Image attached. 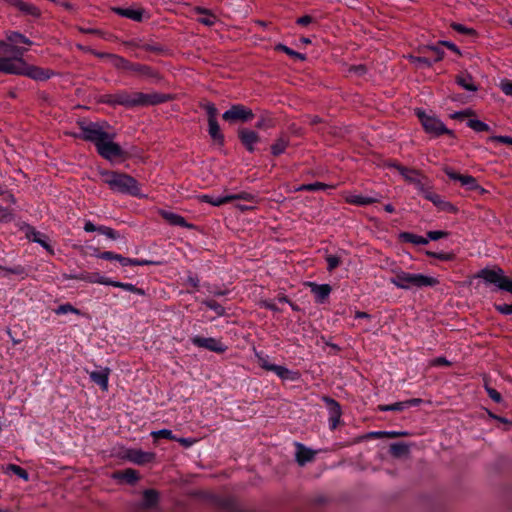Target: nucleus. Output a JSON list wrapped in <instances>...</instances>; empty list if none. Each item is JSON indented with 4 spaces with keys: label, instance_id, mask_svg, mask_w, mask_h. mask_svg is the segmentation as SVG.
<instances>
[{
    "label": "nucleus",
    "instance_id": "obj_1",
    "mask_svg": "<svg viewBox=\"0 0 512 512\" xmlns=\"http://www.w3.org/2000/svg\"><path fill=\"white\" fill-rule=\"evenodd\" d=\"M81 129L80 134L70 133L73 137H79L85 141L92 142L100 156L107 160L119 158L123 155L122 148L119 144L113 141L115 134L108 133L104 130V127L95 122L86 124L85 122H79Z\"/></svg>",
    "mask_w": 512,
    "mask_h": 512
},
{
    "label": "nucleus",
    "instance_id": "obj_2",
    "mask_svg": "<svg viewBox=\"0 0 512 512\" xmlns=\"http://www.w3.org/2000/svg\"><path fill=\"white\" fill-rule=\"evenodd\" d=\"M10 51L14 52L18 56L0 57V72L6 74L23 75L36 81H46L54 75L53 71L50 69L28 64L23 59V55L27 49L11 47Z\"/></svg>",
    "mask_w": 512,
    "mask_h": 512
},
{
    "label": "nucleus",
    "instance_id": "obj_3",
    "mask_svg": "<svg viewBox=\"0 0 512 512\" xmlns=\"http://www.w3.org/2000/svg\"><path fill=\"white\" fill-rule=\"evenodd\" d=\"M169 96L161 93L128 92L120 90L103 96V102L112 106L121 105L127 108L157 105L166 102Z\"/></svg>",
    "mask_w": 512,
    "mask_h": 512
},
{
    "label": "nucleus",
    "instance_id": "obj_4",
    "mask_svg": "<svg viewBox=\"0 0 512 512\" xmlns=\"http://www.w3.org/2000/svg\"><path fill=\"white\" fill-rule=\"evenodd\" d=\"M389 271L393 274V277H391L389 280L390 283L393 284L396 288L402 290L435 287L440 283L436 277L424 275L421 273L406 272L395 263H392Z\"/></svg>",
    "mask_w": 512,
    "mask_h": 512
},
{
    "label": "nucleus",
    "instance_id": "obj_5",
    "mask_svg": "<svg viewBox=\"0 0 512 512\" xmlns=\"http://www.w3.org/2000/svg\"><path fill=\"white\" fill-rule=\"evenodd\" d=\"M100 175L105 184L116 193L145 197L141 193L138 181L132 176L114 171H101Z\"/></svg>",
    "mask_w": 512,
    "mask_h": 512
},
{
    "label": "nucleus",
    "instance_id": "obj_6",
    "mask_svg": "<svg viewBox=\"0 0 512 512\" xmlns=\"http://www.w3.org/2000/svg\"><path fill=\"white\" fill-rule=\"evenodd\" d=\"M477 277L487 284H494L498 289L512 294V278L505 276L501 268H484L478 272Z\"/></svg>",
    "mask_w": 512,
    "mask_h": 512
},
{
    "label": "nucleus",
    "instance_id": "obj_7",
    "mask_svg": "<svg viewBox=\"0 0 512 512\" xmlns=\"http://www.w3.org/2000/svg\"><path fill=\"white\" fill-rule=\"evenodd\" d=\"M415 114L419 118L426 133L438 137L442 134L452 135L453 132L446 128L444 123L433 115H428L422 109H416Z\"/></svg>",
    "mask_w": 512,
    "mask_h": 512
},
{
    "label": "nucleus",
    "instance_id": "obj_8",
    "mask_svg": "<svg viewBox=\"0 0 512 512\" xmlns=\"http://www.w3.org/2000/svg\"><path fill=\"white\" fill-rule=\"evenodd\" d=\"M402 175V177L410 184L414 185L420 192H425L428 186V179L418 170L410 169L401 165H392Z\"/></svg>",
    "mask_w": 512,
    "mask_h": 512
},
{
    "label": "nucleus",
    "instance_id": "obj_9",
    "mask_svg": "<svg viewBox=\"0 0 512 512\" xmlns=\"http://www.w3.org/2000/svg\"><path fill=\"white\" fill-rule=\"evenodd\" d=\"M222 118L228 122H248L254 118V113L242 104H234L222 114Z\"/></svg>",
    "mask_w": 512,
    "mask_h": 512
},
{
    "label": "nucleus",
    "instance_id": "obj_10",
    "mask_svg": "<svg viewBox=\"0 0 512 512\" xmlns=\"http://www.w3.org/2000/svg\"><path fill=\"white\" fill-rule=\"evenodd\" d=\"M443 171L451 180L459 181L461 185L466 187L468 190L480 191L481 193L485 192V189L478 184L475 177L471 175H461L447 166L443 168Z\"/></svg>",
    "mask_w": 512,
    "mask_h": 512
},
{
    "label": "nucleus",
    "instance_id": "obj_11",
    "mask_svg": "<svg viewBox=\"0 0 512 512\" xmlns=\"http://www.w3.org/2000/svg\"><path fill=\"white\" fill-rule=\"evenodd\" d=\"M96 257L104 260H116L118 261L122 266H145L150 265L153 262L149 260L144 259H132L128 257H124L120 254L111 252V251H105L98 254H95Z\"/></svg>",
    "mask_w": 512,
    "mask_h": 512
},
{
    "label": "nucleus",
    "instance_id": "obj_12",
    "mask_svg": "<svg viewBox=\"0 0 512 512\" xmlns=\"http://www.w3.org/2000/svg\"><path fill=\"white\" fill-rule=\"evenodd\" d=\"M191 342L199 348H205L216 353H224L227 350V346L221 340L213 337L194 336L191 338Z\"/></svg>",
    "mask_w": 512,
    "mask_h": 512
},
{
    "label": "nucleus",
    "instance_id": "obj_13",
    "mask_svg": "<svg viewBox=\"0 0 512 512\" xmlns=\"http://www.w3.org/2000/svg\"><path fill=\"white\" fill-rule=\"evenodd\" d=\"M237 134L245 149L249 153H253L256 150V145L260 142V135L256 131L248 128L238 129Z\"/></svg>",
    "mask_w": 512,
    "mask_h": 512
},
{
    "label": "nucleus",
    "instance_id": "obj_14",
    "mask_svg": "<svg viewBox=\"0 0 512 512\" xmlns=\"http://www.w3.org/2000/svg\"><path fill=\"white\" fill-rule=\"evenodd\" d=\"M26 237L28 240L38 243L41 245L50 255H54V249L48 241V237L37 231L35 228L29 226L26 231Z\"/></svg>",
    "mask_w": 512,
    "mask_h": 512
},
{
    "label": "nucleus",
    "instance_id": "obj_15",
    "mask_svg": "<svg viewBox=\"0 0 512 512\" xmlns=\"http://www.w3.org/2000/svg\"><path fill=\"white\" fill-rule=\"evenodd\" d=\"M295 447V459L300 466H304L306 463L311 462L314 459L316 451L306 447L299 442L295 443Z\"/></svg>",
    "mask_w": 512,
    "mask_h": 512
},
{
    "label": "nucleus",
    "instance_id": "obj_16",
    "mask_svg": "<svg viewBox=\"0 0 512 512\" xmlns=\"http://www.w3.org/2000/svg\"><path fill=\"white\" fill-rule=\"evenodd\" d=\"M111 370L108 367L100 368L99 370L89 373L90 379L97 384L103 391L108 390L109 376Z\"/></svg>",
    "mask_w": 512,
    "mask_h": 512
},
{
    "label": "nucleus",
    "instance_id": "obj_17",
    "mask_svg": "<svg viewBox=\"0 0 512 512\" xmlns=\"http://www.w3.org/2000/svg\"><path fill=\"white\" fill-rule=\"evenodd\" d=\"M381 196L378 193L373 195L350 194L346 197V202L358 206H366L376 203L380 200Z\"/></svg>",
    "mask_w": 512,
    "mask_h": 512
},
{
    "label": "nucleus",
    "instance_id": "obj_18",
    "mask_svg": "<svg viewBox=\"0 0 512 512\" xmlns=\"http://www.w3.org/2000/svg\"><path fill=\"white\" fill-rule=\"evenodd\" d=\"M159 214L162 216L163 219H165L170 225L172 226H179L183 228L191 229L193 228V224H190L186 221V219L174 212L167 211V210H160Z\"/></svg>",
    "mask_w": 512,
    "mask_h": 512
},
{
    "label": "nucleus",
    "instance_id": "obj_19",
    "mask_svg": "<svg viewBox=\"0 0 512 512\" xmlns=\"http://www.w3.org/2000/svg\"><path fill=\"white\" fill-rule=\"evenodd\" d=\"M7 2L25 15L35 18H38L41 15L40 9L31 3L24 2L22 0H7Z\"/></svg>",
    "mask_w": 512,
    "mask_h": 512
},
{
    "label": "nucleus",
    "instance_id": "obj_20",
    "mask_svg": "<svg viewBox=\"0 0 512 512\" xmlns=\"http://www.w3.org/2000/svg\"><path fill=\"white\" fill-rule=\"evenodd\" d=\"M309 285L316 301L319 303H323L331 293V286L329 284L309 283Z\"/></svg>",
    "mask_w": 512,
    "mask_h": 512
},
{
    "label": "nucleus",
    "instance_id": "obj_21",
    "mask_svg": "<svg viewBox=\"0 0 512 512\" xmlns=\"http://www.w3.org/2000/svg\"><path fill=\"white\" fill-rule=\"evenodd\" d=\"M153 457V453L144 452L138 449L129 450L127 453V458L135 464H144L150 462Z\"/></svg>",
    "mask_w": 512,
    "mask_h": 512
},
{
    "label": "nucleus",
    "instance_id": "obj_22",
    "mask_svg": "<svg viewBox=\"0 0 512 512\" xmlns=\"http://www.w3.org/2000/svg\"><path fill=\"white\" fill-rule=\"evenodd\" d=\"M117 15L140 22L143 19V9L120 8L115 7L112 9Z\"/></svg>",
    "mask_w": 512,
    "mask_h": 512
},
{
    "label": "nucleus",
    "instance_id": "obj_23",
    "mask_svg": "<svg viewBox=\"0 0 512 512\" xmlns=\"http://www.w3.org/2000/svg\"><path fill=\"white\" fill-rule=\"evenodd\" d=\"M455 81L466 91L476 92L478 90V86L474 83L473 77L468 73L457 75Z\"/></svg>",
    "mask_w": 512,
    "mask_h": 512
},
{
    "label": "nucleus",
    "instance_id": "obj_24",
    "mask_svg": "<svg viewBox=\"0 0 512 512\" xmlns=\"http://www.w3.org/2000/svg\"><path fill=\"white\" fill-rule=\"evenodd\" d=\"M80 281H84L90 284H102L110 286V278L102 276L99 272H82V277H80Z\"/></svg>",
    "mask_w": 512,
    "mask_h": 512
},
{
    "label": "nucleus",
    "instance_id": "obj_25",
    "mask_svg": "<svg viewBox=\"0 0 512 512\" xmlns=\"http://www.w3.org/2000/svg\"><path fill=\"white\" fill-rule=\"evenodd\" d=\"M208 133L211 139L220 146L224 145V135L221 132L218 121L208 122Z\"/></svg>",
    "mask_w": 512,
    "mask_h": 512
},
{
    "label": "nucleus",
    "instance_id": "obj_26",
    "mask_svg": "<svg viewBox=\"0 0 512 512\" xmlns=\"http://www.w3.org/2000/svg\"><path fill=\"white\" fill-rule=\"evenodd\" d=\"M113 478L119 481H124L128 484H134L138 479V472L134 469H126L113 474Z\"/></svg>",
    "mask_w": 512,
    "mask_h": 512
},
{
    "label": "nucleus",
    "instance_id": "obj_27",
    "mask_svg": "<svg viewBox=\"0 0 512 512\" xmlns=\"http://www.w3.org/2000/svg\"><path fill=\"white\" fill-rule=\"evenodd\" d=\"M195 12L200 15L197 20L203 25L213 26L217 21V17L207 9L196 7Z\"/></svg>",
    "mask_w": 512,
    "mask_h": 512
},
{
    "label": "nucleus",
    "instance_id": "obj_28",
    "mask_svg": "<svg viewBox=\"0 0 512 512\" xmlns=\"http://www.w3.org/2000/svg\"><path fill=\"white\" fill-rule=\"evenodd\" d=\"M290 140L287 136L281 135L279 136L275 142L271 145V154L273 156H279L285 152L287 147L289 146Z\"/></svg>",
    "mask_w": 512,
    "mask_h": 512
},
{
    "label": "nucleus",
    "instance_id": "obj_29",
    "mask_svg": "<svg viewBox=\"0 0 512 512\" xmlns=\"http://www.w3.org/2000/svg\"><path fill=\"white\" fill-rule=\"evenodd\" d=\"M128 71H131V72H134L139 75L146 76V77H155L156 76L155 71L151 67H149L147 65L139 64V63L130 62Z\"/></svg>",
    "mask_w": 512,
    "mask_h": 512
},
{
    "label": "nucleus",
    "instance_id": "obj_30",
    "mask_svg": "<svg viewBox=\"0 0 512 512\" xmlns=\"http://www.w3.org/2000/svg\"><path fill=\"white\" fill-rule=\"evenodd\" d=\"M110 286H113L116 288H121L123 290H126L128 292H131V293H134V294H137L140 296L145 295V291L142 288H138L137 286H135L132 283H124V282L115 281V280L111 279Z\"/></svg>",
    "mask_w": 512,
    "mask_h": 512
},
{
    "label": "nucleus",
    "instance_id": "obj_31",
    "mask_svg": "<svg viewBox=\"0 0 512 512\" xmlns=\"http://www.w3.org/2000/svg\"><path fill=\"white\" fill-rule=\"evenodd\" d=\"M200 201L209 203L213 206H220L225 203H228L227 194L225 195H210V194H203L199 196Z\"/></svg>",
    "mask_w": 512,
    "mask_h": 512
},
{
    "label": "nucleus",
    "instance_id": "obj_32",
    "mask_svg": "<svg viewBox=\"0 0 512 512\" xmlns=\"http://www.w3.org/2000/svg\"><path fill=\"white\" fill-rule=\"evenodd\" d=\"M107 63L118 70L128 71L130 61L120 55L112 54Z\"/></svg>",
    "mask_w": 512,
    "mask_h": 512
},
{
    "label": "nucleus",
    "instance_id": "obj_33",
    "mask_svg": "<svg viewBox=\"0 0 512 512\" xmlns=\"http://www.w3.org/2000/svg\"><path fill=\"white\" fill-rule=\"evenodd\" d=\"M400 239L407 243H412L415 245H426L428 243V239L423 236L416 235L410 232H403L400 234Z\"/></svg>",
    "mask_w": 512,
    "mask_h": 512
},
{
    "label": "nucleus",
    "instance_id": "obj_34",
    "mask_svg": "<svg viewBox=\"0 0 512 512\" xmlns=\"http://www.w3.org/2000/svg\"><path fill=\"white\" fill-rule=\"evenodd\" d=\"M158 502V493L153 489L145 490L143 493V503L142 506L145 508H151L155 506Z\"/></svg>",
    "mask_w": 512,
    "mask_h": 512
},
{
    "label": "nucleus",
    "instance_id": "obj_35",
    "mask_svg": "<svg viewBox=\"0 0 512 512\" xmlns=\"http://www.w3.org/2000/svg\"><path fill=\"white\" fill-rule=\"evenodd\" d=\"M323 401L326 403V405L328 407L329 417H331V416L341 417V415H342L341 407L336 400H334L330 397H323Z\"/></svg>",
    "mask_w": 512,
    "mask_h": 512
},
{
    "label": "nucleus",
    "instance_id": "obj_36",
    "mask_svg": "<svg viewBox=\"0 0 512 512\" xmlns=\"http://www.w3.org/2000/svg\"><path fill=\"white\" fill-rule=\"evenodd\" d=\"M227 199H228V202H231L233 200H245V201H248V202L254 203V204L258 203L257 196L252 193H248V192H241V193H237V194H227Z\"/></svg>",
    "mask_w": 512,
    "mask_h": 512
},
{
    "label": "nucleus",
    "instance_id": "obj_37",
    "mask_svg": "<svg viewBox=\"0 0 512 512\" xmlns=\"http://www.w3.org/2000/svg\"><path fill=\"white\" fill-rule=\"evenodd\" d=\"M6 38L11 43H23L26 45L33 44V42L31 40H29L26 36H24L23 34H21L19 32H15V31L7 33Z\"/></svg>",
    "mask_w": 512,
    "mask_h": 512
},
{
    "label": "nucleus",
    "instance_id": "obj_38",
    "mask_svg": "<svg viewBox=\"0 0 512 512\" xmlns=\"http://www.w3.org/2000/svg\"><path fill=\"white\" fill-rule=\"evenodd\" d=\"M390 453L394 457H401L409 453V446L405 443H393L390 445Z\"/></svg>",
    "mask_w": 512,
    "mask_h": 512
},
{
    "label": "nucleus",
    "instance_id": "obj_39",
    "mask_svg": "<svg viewBox=\"0 0 512 512\" xmlns=\"http://www.w3.org/2000/svg\"><path fill=\"white\" fill-rule=\"evenodd\" d=\"M467 126L475 132H487L490 131V127L485 122L478 119H470L467 122Z\"/></svg>",
    "mask_w": 512,
    "mask_h": 512
},
{
    "label": "nucleus",
    "instance_id": "obj_40",
    "mask_svg": "<svg viewBox=\"0 0 512 512\" xmlns=\"http://www.w3.org/2000/svg\"><path fill=\"white\" fill-rule=\"evenodd\" d=\"M54 312H55L56 315H63V314H68V313H73V314H76V315H81L82 314L79 309L75 308L70 303H65V304L59 305L54 310Z\"/></svg>",
    "mask_w": 512,
    "mask_h": 512
},
{
    "label": "nucleus",
    "instance_id": "obj_41",
    "mask_svg": "<svg viewBox=\"0 0 512 512\" xmlns=\"http://www.w3.org/2000/svg\"><path fill=\"white\" fill-rule=\"evenodd\" d=\"M275 49L279 50V51H282V52L286 53L287 55H289L290 57L298 59L300 61L306 60L305 54L296 52V51L292 50L291 48H289L288 46H286L284 44L276 45Z\"/></svg>",
    "mask_w": 512,
    "mask_h": 512
},
{
    "label": "nucleus",
    "instance_id": "obj_42",
    "mask_svg": "<svg viewBox=\"0 0 512 512\" xmlns=\"http://www.w3.org/2000/svg\"><path fill=\"white\" fill-rule=\"evenodd\" d=\"M329 186L322 182H314L309 184H302L298 188H296V191H320L325 190Z\"/></svg>",
    "mask_w": 512,
    "mask_h": 512
},
{
    "label": "nucleus",
    "instance_id": "obj_43",
    "mask_svg": "<svg viewBox=\"0 0 512 512\" xmlns=\"http://www.w3.org/2000/svg\"><path fill=\"white\" fill-rule=\"evenodd\" d=\"M271 371L274 372L280 379H293L291 376L292 372L285 366L274 364Z\"/></svg>",
    "mask_w": 512,
    "mask_h": 512
},
{
    "label": "nucleus",
    "instance_id": "obj_44",
    "mask_svg": "<svg viewBox=\"0 0 512 512\" xmlns=\"http://www.w3.org/2000/svg\"><path fill=\"white\" fill-rule=\"evenodd\" d=\"M255 356H256L258 364L260 365L261 368H263L267 371L272 370V367L274 366V364H272L270 362L268 355H265L262 352H256Z\"/></svg>",
    "mask_w": 512,
    "mask_h": 512
},
{
    "label": "nucleus",
    "instance_id": "obj_45",
    "mask_svg": "<svg viewBox=\"0 0 512 512\" xmlns=\"http://www.w3.org/2000/svg\"><path fill=\"white\" fill-rule=\"evenodd\" d=\"M407 408V403L404 401L396 402L389 405H379L378 410L386 412V411H402Z\"/></svg>",
    "mask_w": 512,
    "mask_h": 512
},
{
    "label": "nucleus",
    "instance_id": "obj_46",
    "mask_svg": "<svg viewBox=\"0 0 512 512\" xmlns=\"http://www.w3.org/2000/svg\"><path fill=\"white\" fill-rule=\"evenodd\" d=\"M202 107L205 109V111L207 113L208 122L217 121L218 110L213 103L208 102V103L202 105Z\"/></svg>",
    "mask_w": 512,
    "mask_h": 512
},
{
    "label": "nucleus",
    "instance_id": "obj_47",
    "mask_svg": "<svg viewBox=\"0 0 512 512\" xmlns=\"http://www.w3.org/2000/svg\"><path fill=\"white\" fill-rule=\"evenodd\" d=\"M425 196L426 199H428L429 201H431L433 204H435L438 208L442 205L443 203V199L441 198L440 195L436 194V193H433L431 191H429L427 188H425V192H422Z\"/></svg>",
    "mask_w": 512,
    "mask_h": 512
},
{
    "label": "nucleus",
    "instance_id": "obj_48",
    "mask_svg": "<svg viewBox=\"0 0 512 512\" xmlns=\"http://www.w3.org/2000/svg\"><path fill=\"white\" fill-rule=\"evenodd\" d=\"M151 435L154 438H165V439H169V440H175L176 439V436L169 429H161V430H158V431H153L151 433Z\"/></svg>",
    "mask_w": 512,
    "mask_h": 512
},
{
    "label": "nucleus",
    "instance_id": "obj_49",
    "mask_svg": "<svg viewBox=\"0 0 512 512\" xmlns=\"http://www.w3.org/2000/svg\"><path fill=\"white\" fill-rule=\"evenodd\" d=\"M451 27L454 31L464 34V35H475V30L473 28H469L465 25L459 24V23H453L451 24Z\"/></svg>",
    "mask_w": 512,
    "mask_h": 512
},
{
    "label": "nucleus",
    "instance_id": "obj_50",
    "mask_svg": "<svg viewBox=\"0 0 512 512\" xmlns=\"http://www.w3.org/2000/svg\"><path fill=\"white\" fill-rule=\"evenodd\" d=\"M8 469L24 480H28L29 478L27 471L18 465L10 464Z\"/></svg>",
    "mask_w": 512,
    "mask_h": 512
},
{
    "label": "nucleus",
    "instance_id": "obj_51",
    "mask_svg": "<svg viewBox=\"0 0 512 512\" xmlns=\"http://www.w3.org/2000/svg\"><path fill=\"white\" fill-rule=\"evenodd\" d=\"M326 262L328 271H332L340 265L341 260L336 255H328L326 257Z\"/></svg>",
    "mask_w": 512,
    "mask_h": 512
},
{
    "label": "nucleus",
    "instance_id": "obj_52",
    "mask_svg": "<svg viewBox=\"0 0 512 512\" xmlns=\"http://www.w3.org/2000/svg\"><path fill=\"white\" fill-rule=\"evenodd\" d=\"M98 232L113 240L118 238L117 232L107 226H98Z\"/></svg>",
    "mask_w": 512,
    "mask_h": 512
},
{
    "label": "nucleus",
    "instance_id": "obj_53",
    "mask_svg": "<svg viewBox=\"0 0 512 512\" xmlns=\"http://www.w3.org/2000/svg\"><path fill=\"white\" fill-rule=\"evenodd\" d=\"M427 255L430 256V257H434V258H437V259H440V260H443V261H450L452 259H454V255L452 253H447V252H427Z\"/></svg>",
    "mask_w": 512,
    "mask_h": 512
},
{
    "label": "nucleus",
    "instance_id": "obj_54",
    "mask_svg": "<svg viewBox=\"0 0 512 512\" xmlns=\"http://www.w3.org/2000/svg\"><path fill=\"white\" fill-rule=\"evenodd\" d=\"M205 305H206L209 309H211V310L215 311V312H216L218 315H220V316H221V315H223V314H224V312H225L224 308H223L219 303H217V302H216V301H214V300L206 301V302H205Z\"/></svg>",
    "mask_w": 512,
    "mask_h": 512
},
{
    "label": "nucleus",
    "instance_id": "obj_55",
    "mask_svg": "<svg viewBox=\"0 0 512 512\" xmlns=\"http://www.w3.org/2000/svg\"><path fill=\"white\" fill-rule=\"evenodd\" d=\"M411 59H412V62L417 67H430L432 65V61L426 57H411Z\"/></svg>",
    "mask_w": 512,
    "mask_h": 512
},
{
    "label": "nucleus",
    "instance_id": "obj_56",
    "mask_svg": "<svg viewBox=\"0 0 512 512\" xmlns=\"http://www.w3.org/2000/svg\"><path fill=\"white\" fill-rule=\"evenodd\" d=\"M499 87L505 95L512 96V81L511 80H502L500 82Z\"/></svg>",
    "mask_w": 512,
    "mask_h": 512
},
{
    "label": "nucleus",
    "instance_id": "obj_57",
    "mask_svg": "<svg viewBox=\"0 0 512 512\" xmlns=\"http://www.w3.org/2000/svg\"><path fill=\"white\" fill-rule=\"evenodd\" d=\"M428 50L432 54V57H433L432 62H438V61L442 60V58L444 56V52L440 48L431 46L428 48Z\"/></svg>",
    "mask_w": 512,
    "mask_h": 512
},
{
    "label": "nucleus",
    "instance_id": "obj_58",
    "mask_svg": "<svg viewBox=\"0 0 512 512\" xmlns=\"http://www.w3.org/2000/svg\"><path fill=\"white\" fill-rule=\"evenodd\" d=\"M427 236H428V241L429 240L436 241V240H439L441 238L447 237L448 233L445 232V231L436 230V231H429L427 233Z\"/></svg>",
    "mask_w": 512,
    "mask_h": 512
},
{
    "label": "nucleus",
    "instance_id": "obj_59",
    "mask_svg": "<svg viewBox=\"0 0 512 512\" xmlns=\"http://www.w3.org/2000/svg\"><path fill=\"white\" fill-rule=\"evenodd\" d=\"M495 308L503 315H512V304H498Z\"/></svg>",
    "mask_w": 512,
    "mask_h": 512
},
{
    "label": "nucleus",
    "instance_id": "obj_60",
    "mask_svg": "<svg viewBox=\"0 0 512 512\" xmlns=\"http://www.w3.org/2000/svg\"><path fill=\"white\" fill-rule=\"evenodd\" d=\"M489 141H496L502 144L512 145V137L510 136H492L489 138Z\"/></svg>",
    "mask_w": 512,
    "mask_h": 512
},
{
    "label": "nucleus",
    "instance_id": "obj_61",
    "mask_svg": "<svg viewBox=\"0 0 512 512\" xmlns=\"http://www.w3.org/2000/svg\"><path fill=\"white\" fill-rule=\"evenodd\" d=\"M487 393L489 395V397L496 403H500L502 401V397H501V394L496 391L495 389L493 388H487Z\"/></svg>",
    "mask_w": 512,
    "mask_h": 512
},
{
    "label": "nucleus",
    "instance_id": "obj_62",
    "mask_svg": "<svg viewBox=\"0 0 512 512\" xmlns=\"http://www.w3.org/2000/svg\"><path fill=\"white\" fill-rule=\"evenodd\" d=\"M314 22V19L313 17H311L310 15H304V16H301L299 17L297 20H296V23L298 25H301V26H307L311 23Z\"/></svg>",
    "mask_w": 512,
    "mask_h": 512
},
{
    "label": "nucleus",
    "instance_id": "obj_63",
    "mask_svg": "<svg viewBox=\"0 0 512 512\" xmlns=\"http://www.w3.org/2000/svg\"><path fill=\"white\" fill-rule=\"evenodd\" d=\"M432 366H448L450 362L445 357H437L431 361Z\"/></svg>",
    "mask_w": 512,
    "mask_h": 512
},
{
    "label": "nucleus",
    "instance_id": "obj_64",
    "mask_svg": "<svg viewBox=\"0 0 512 512\" xmlns=\"http://www.w3.org/2000/svg\"><path fill=\"white\" fill-rule=\"evenodd\" d=\"M174 441L179 442L182 446H184L186 448L191 447L195 443V440L192 439V438H178V437H176V439Z\"/></svg>",
    "mask_w": 512,
    "mask_h": 512
}]
</instances>
